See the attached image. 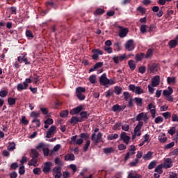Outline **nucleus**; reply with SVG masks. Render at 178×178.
Masks as SVG:
<instances>
[{"label":"nucleus","mask_w":178,"mask_h":178,"mask_svg":"<svg viewBox=\"0 0 178 178\" xmlns=\"http://www.w3.org/2000/svg\"><path fill=\"white\" fill-rule=\"evenodd\" d=\"M99 83L101 86H108V84L112 86V84H115V82L112 79H108V77H106V74L104 73L100 76Z\"/></svg>","instance_id":"obj_1"},{"label":"nucleus","mask_w":178,"mask_h":178,"mask_svg":"<svg viewBox=\"0 0 178 178\" xmlns=\"http://www.w3.org/2000/svg\"><path fill=\"white\" fill-rule=\"evenodd\" d=\"M144 126V122H139L136 127L134 128V134L132 135V140H136V137H140L141 136V129Z\"/></svg>","instance_id":"obj_2"},{"label":"nucleus","mask_w":178,"mask_h":178,"mask_svg":"<svg viewBox=\"0 0 178 178\" xmlns=\"http://www.w3.org/2000/svg\"><path fill=\"white\" fill-rule=\"evenodd\" d=\"M31 78L26 79L24 83H19L17 86V91H23V90H27L29 84L32 83Z\"/></svg>","instance_id":"obj_3"},{"label":"nucleus","mask_w":178,"mask_h":178,"mask_svg":"<svg viewBox=\"0 0 178 178\" xmlns=\"http://www.w3.org/2000/svg\"><path fill=\"white\" fill-rule=\"evenodd\" d=\"M129 90L135 92L137 95H140V94H144V90L140 86H136V85L130 84L129 86Z\"/></svg>","instance_id":"obj_4"},{"label":"nucleus","mask_w":178,"mask_h":178,"mask_svg":"<svg viewBox=\"0 0 178 178\" xmlns=\"http://www.w3.org/2000/svg\"><path fill=\"white\" fill-rule=\"evenodd\" d=\"M147 111H149V113L152 119H155V116L156 115V106L154 103H150L148 104L147 107Z\"/></svg>","instance_id":"obj_5"},{"label":"nucleus","mask_w":178,"mask_h":178,"mask_svg":"<svg viewBox=\"0 0 178 178\" xmlns=\"http://www.w3.org/2000/svg\"><path fill=\"white\" fill-rule=\"evenodd\" d=\"M148 113H140L136 116V121L137 122H141L143 120L145 123L148 122Z\"/></svg>","instance_id":"obj_6"},{"label":"nucleus","mask_w":178,"mask_h":178,"mask_svg":"<svg viewBox=\"0 0 178 178\" xmlns=\"http://www.w3.org/2000/svg\"><path fill=\"white\" fill-rule=\"evenodd\" d=\"M124 47L127 51H134V48H136V45L134 44V40L133 39L127 40L124 44Z\"/></svg>","instance_id":"obj_7"},{"label":"nucleus","mask_w":178,"mask_h":178,"mask_svg":"<svg viewBox=\"0 0 178 178\" xmlns=\"http://www.w3.org/2000/svg\"><path fill=\"white\" fill-rule=\"evenodd\" d=\"M127 59H129V57L126 54H122L119 56H114L113 57V60L116 64L119 63L120 62H123V60H127Z\"/></svg>","instance_id":"obj_8"},{"label":"nucleus","mask_w":178,"mask_h":178,"mask_svg":"<svg viewBox=\"0 0 178 178\" xmlns=\"http://www.w3.org/2000/svg\"><path fill=\"white\" fill-rule=\"evenodd\" d=\"M161 165H163L164 169H170V168H172L173 166V161H172V159L167 158L164 159V163Z\"/></svg>","instance_id":"obj_9"},{"label":"nucleus","mask_w":178,"mask_h":178,"mask_svg":"<svg viewBox=\"0 0 178 178\" xmlns=\"http://www.w3.org/2000/svg\"><path fill=\"white\" fill-rule=\"evenodd\" d=\"M131 137L127 136L126 132H122L120 136V140L124 141V144L129 145V143H130Z\"/></svg>","instance_id":"obj_10"},{"label":"nucleus","mask_w":178,"mask_h":178,"mask_svg":"<svg viewBox=\"0 0 178 178\" xmlns=\"http://www.w3.org/2000/svg\"><path fill=\"white\" fill-rule=\"evenodd\" d=\"M56 133V127L52 125L46 133V138H51Z\"/></svg>","instance_id":"obj_11"},{"label":"nucleus","mask_w":178,"mask_h":178,"mask_svg":"<svg viewBox=\"0 0 178 178\" xmlns=\"http://www.w3.org/2000/svg\"><path fill=\"white\" fill-rule=\"evenodd\" d=\"M119 30V36L120 38H124L126 35H127V33H129V29L123 28V26H118Z\"/></svg>","instance_id":"obj_12"},{"label":"nucleus","mask_w":178,"mask_h":178,"mask_svg":"<svg viewBox=\"0 0 178 178\" xmlns=\"http://www.w3.org/2000/svg\"><path fill=\"white\" fill-rule=\"evenodd\" d=\"M101 138H102V133L101 132H99L97 135L95 134H92L91 140L92 141H95V144H98V143H100Z\"/></svg>","instance_id":"obj_13"},{"label":"nucleus","mask_w":178,"mask_h":178,"mask_svg":"<svg viewBox=\"0 0 178 178\" xmlns=\"http://www.w3.org/2000/svg\"><path fill=\"white\" fill-rule=\"evenodd\" d=\"M26 55L27 54L24 53L21 54V56H18L17 60L18 62H19V63H22V62H24L25 65H30V62H29V60H27V57H26Z\"/></svg>","instance_id":"obj_14"},{"label":"nucleus","mask_w":178,"mask_h":178,"mask_svg":"<svg viewBox=\"0 0 178 178\" xmlns=\"http://www.w3.org/2000/svg\"><path fill=\"white\" fill-rule=\"evenodd\" d=\"M83 141L84 140L81 138L77 139V135H76V136H74L71 138V142L70 143H74L77 145H81V144H83Z\"/></svg>","instance_id":"obj_15"},{"label":"nucleus","mask_w":178,"mask_h":178,"mask_svg":"<svg viewBox=\"0 0 178 178\" xmlns=\"http://www.w3.org/2000/svg\"><path fill=\"white\" fill-rule=\"evenodd\" d=\"M159 83H161V78L159 76L156 75L152 79V87H157V86H159Z\"/></svg>","instance_id":"obj_16"},{"label":"nucleus","mask_w":178,"mask_h":178,"mask_svg":"<svg viewBox=\"0 0 178 178\" xmlns=\"http://www.w3.org/2000/svg\"><path fill=\"white\" fill-rule=\"evenodd\" d=\"M125 108H126V106H120L119 104H115V105L113 106L112 111L113 112H120L122 111H124Z\"/></svg>","instance_id":"obj_17"},{"label":"nucleus","mask_w":178,"mask_h":178,"mask_svg":"<svg viewBox=\"0 0 178 178\" xmlns=\"http://www.w3.org/2000/svg\"><path fill=\"white\" fill-rule=\"evenodd\" d=\"M51 166H52L51 162H47L44 163V167L43 168L44 173H49L51 172Z\"/></svg>","instance_id":"obj_18"},{"label":"nucleus","mask_w":178,"mask_h":178,"mask_svg":"<svg viewBox=\"0 0 178 178\" xmlns=\"http://www.w3.org/2000/svg\"><path fill=\"white\" fill-rule=\"evenodd\" d=\"M81 111H83V106H77L76 108H74L73 109H72L70 112V113L71 115H76L77 113H80V112H81Z\"/></svg>","instance_id":"obj_19"},{"label":"nucleus","mask_w":178,"mask_h":178,"mask_svg":"<svg viewBox=\"0 0 178 178\" xmlns=\"http://www.w3.org/2000/svg\"><path fill=\"white\" fill-rule=\"evenodd\" d=\"M83 122V120L77 116H74L71 118L70 124H76V123Z\"/></svg>","instance_id":"obj_20"},{"label":"nucleus","mask_w":178,"mask_h":178,"mask_svg":"<svg viewBox=\"0 0 178 178\" xmlns=\"http://www.w3.org/2000/svg\"><path fill=\"white\" fill-rule=\"evenodd\" d=\"M172 94H173V89L170 86L168 88V90H164L163 92V95H164V97H169L170 95H172Z\"/></svg>","instance_id":"obj_21"},{"label":"nucleus","mask_w":178,"mask_h":178,"mask_svg":"<svg viewBox=\"0 0 178 178\" xmlns=\"http://www.w3.org/2000/svg\"><path fill=\"white\" fill-rule=\"evenodd\" d=\"M38 159L35 157H32V159L29 161L28 165L29 166H34L35 168H37L38 166Z\"/></svg>","instance_id":"obj_22"},{"label":"nucleus","mask_w":178,"mask_h":178,"mask_svg":"<svg viewBox=\"0 0 178 178\" xmlns=\"http://www.w3.org/2000/svg\"><path fill=\"white\" fill-rule=\"evenodd\" d=\"M44 129H48L49 125L54 124V120L52 118H47L46 120L44 121Z\"/></svg>","instance_id":"obj_23"},{"label":"nucleus","mask_w":178,"mask_h":178,"mask_svg":"<svg viewBox=\"0 0 178 178\" xmlns=\"http://www.w3.org/2000/svg\"><path fill=\"white\" fill-rule=\"evenodd\" d=\"M152 155H154V152L149 151L146 154L143 156V159L145 161H149V159H152Z\"/></svg>","instance_id":"obj_24"},{"label":"nucleus","mask_w":178,"mask_h":178,"mask_svg":"<svg viewBox=\"0 0 178 178\" xmlns=\"http://www.w3.org/2000/svg\"><path fill=\"white\" fill-rule=\"evenodd\" d=\"M162 169H163V165L160 164L155 168L154 172H156V173H159V175H162V173H163V170H162Z\"/></svg>","instance_id":"obj_25"},{"label":"nucleus","mask_w":178,"mask_h":178,"mask_svg":"<svg viewBox=\"0 0 178 178\" xmlns=\"http://www.w3.org/2000/svg\"><path fill=\"white\" fill-rule=\"evenodd\" d=\"M158 138L160 143H166L168 140V138H166L165 134H160Z\"/></svg>","instance_id":"obj_26"},{"label":"nucleus","mask_w":178,"mask_h":178,"mask_svg":"<svg viewBox=\"0 0 178 178\" xmlns=\"http://www.w3.org/2000/svg\"><path fill=\"white\" fill-rule=\"evenodd\" d=\"M158 65L156 64H153L149 67V70L151 73H156L158 72Z\"/></svg>","instance_id":"obj_27"},{"label":"nucleus","mask_w":178,"mask_h":178,"mask_svg":"<svg viewBox=\"0 0 178 178\" xmlns=\"http://www.w3.org/2000/svg\"><path fill=\"white\" fill-rule=\"evenodd\" d=\"M168 45L170 48H175V47H177V42L176 41V39L170 40Z\"/></svg>","instance_id":"obj_28"},{"label":"nucleus","mask_w":178,"mask_h":178,"mask_svg":"<svg viewBox=\"0 0 178 178\" xmlns=\"http://www.w3.org/2000/svg\"><path fill=\"white\" fill-rule=\"evenodd\" d=\"M104 154H113L115 152V148L114 147H106L104 149Z\"/></svg>","instance_id":"obj_29"},{"label":"nucleus","mask_w":178,"mask_h":178,"mask_svg":"<svg viewBox=\"0 0 178 178\" xmlns=\"http://www.w3.org/2000/svg\"><path fill=\"white\" fill-rule=\"evenodd\" d=\"M65 161H74V154H67L65 156Z\"/></svg>","instance_id":"obj_30"},{"label":"nucleus","mask_w":178,"mask_h":178,"mask_svg":"<svg viewBox=\"0 0 178 178\" xmlns=\"http://www.w3.org/2000/svg\"><path fill=\"white\" fill-rule=\"evenodd\" d=\"M134 101H135L137 106H143V99L140 97H135L134 99Z\"/></svg>","instance_id":"obj_31"},{"label":"nucleus","mask_w":178,"mask_h":178,"mask_svg":"<svg viewBox=\"0 0 178 178\" xmlns=\"http://www.w3.org/2000/svg\"><path fill=\"white\" fill-rule=\"evenodd\" d=\"M81 115V119L83 120V119H88V116H90V113L87 111H82L80 113Z\"/></svg>","instance_id":"obj_32"},{"label":"nucleus","mask_w":178,"mask_h":178,"mask_svg":"<svg viewBox=\"0 0 178 178\" xmlns=\"http://www.w3.org/2000/svg\"><path fill=\"white\" fill-rule=\"evenodd\" d=\"M128 65L131 69V70H134L136 69V63L133 60H130L128 61Z\"/></svg>","instance_id":"obj_33"},{"label":"nucleus","mask_w":178,"mask_h":178,"mask_svg":"<svg viewBox=\"0 0 178 178\" xmlns=\"http://www.w3.org/2000/svg\"><path fill=\"white\" fill-rule=\"evenodd\" d=\"M153 54H154V49H149L147 51L146 55H145L146 59H148V58H151V56H152Z\"/></svg>","instance_id":"obj_34"},{"label":"nucleus","mask_w":178,"mask_h":178,"mask_svg":"<svg viewBox=\"0 0 178 178\" xmlns=\"http://www.w3.org/2000/svg\"><path fill=\"white\" fill-rule=\"evenodd\" d=\"M114 90L117 95H120V94H122V91H123V89L120 86H115Z\"/></svg>","instance_id":"obj_35"},{"label":"nucleus","mask_w":178,"mask_h":178,"mask_svg":"<svg viewBox=\"0 0 178 178\" xmlns=\"http://www.w3.org/2000/svg\"><path fill=\"white\" fill-rule=\"evenodd\" d=\"M119 138V135L118 134H111L107 136V140H116V138Z\"/></svg>","instance_id":"obj_36"},{"label":"nucleus","mask_w":178,"mask_h":178,"mask_svg":"<svg viewBox=\"0 0 178 178\" xmlns=\"http://www.w3.org/2000/svg\"><path fill=\"white\" fill-rule=\"evenodd\" d=\"M167 83L168 84H175L176 83V77H168Z\"/></svg>","instance_id":"obj_37"},{"label":"nucleus","mask_w":178,"mask_h":178,"mask_svg":"<svg viewBox=\"0 0 178 178\" xmlns=\"http://www.w3.org/2000/svg\"><path fill=\"white\" fill-rule=\"evenodd\" d=\"M89 81L92 83V84H95V83H97V76L95 75H91L89 77Z\"/></svg>","instance_id":"obj_38"},{"label":"nucleus","mask_w":178,"mask_h":178,"mask_svg":"<svg viewBox=\"0 0 178 178\" xmlns=\"http://www.w3.org/2000/svg\"><path fill=\"white\" fill-rule=\"evenodd\" d=\"M93 54L95 55H97L99 56V55H103L104 52H102V50L99 49H95L92 50Z\"/></svg>","instance_id":"obj_39"},{"label":"nucleus","mask_w":178,"mask_h":178,"mask_svg":"<svg viewBox=\"0 0 178 178\" xmlns=\"http://www.w3.org/2000/svg\"><path fill=\"white\" fill-rule=\"evenodd\" d=\"M15 149H16V144L14 142L10 143L9 145L8 146V151H13Z\"/></svg>","instance_id":"obj_40"},{"label":"nucleus","mask_w":178,"mask_h":178,"mask_svg":"<svg viewBox=\"0 0 178 178\" xmlns=\"http://www.w3.org/2000/svg\"><path fill=\"white\" fill-rule=\"evenodd\" d=\"M76 97L80 101H84V99H86V95H83V93L76 92Z\"/></svg>","instance_id":"obj_41"},{"label":"nucleus","mask_w":178,"mask_h":178,"mask_svg":"<svg viewBox=\"0 0 178 178\" xmlns=\"http://www.w3.org/2000/svg\"><path fill=\"white\" fill-rule=\"evenodd\" d=\"M40 154H38V152L35 150V149H31V156L32 158H38V156Z\"/></svg>","instance_id":"obj_42"},{"label":"nucleus","mask_w":178,"mask_h":178,"mask_svg":"<svg viewBox=\"0 0 178 178\" xmlns=\"http://www.w3.org/2000/svg\"><path fill=\"white\" fill-rule=\"evenodd\" d=\"M144 53H140V54H136L135 59L136 60L140 61L143 60V58H144Z\"/></svg>","instance_id":"obj_43"},{"label":"nucleus","mask_w":178,"mask_h":178,"mask_svg":"<svg viewBox=\"0 0 178 178\" xmlns=\"http://www.w3.org/2000/svg\"><path fill=\"white\" fill-rule=\"evenodd\" d=\"M53 173L58 174V173H62V167H55L53 169Z\"/></svg>","instance_id":"obj_44"},{"label":"nucleus","mask_w":178,"mask_h":178,"mask_svg":"<svg viewBox=\"0 0 178 178\" xmlns=\"http://www.w3.org/2000/svg\"><path fill=\"white\" fill-rule=\"evenodd\" d=\"M8 103L10 105H15V104H16V99L13 98V97H9L8 99Z\"/></svg>","instance_id":"obj_45"},{"label":"nucleus","mask_w":178,"mask_h":178,"mask_svg":"<svg viewBox=\"0 0 178 178\" xmlns=\"http://www.w3.org/2000/svg\"><path fill=\"white\" fill-rule=\"evenodd\" d=\"M68 115H69V111H67V110L63 111L61 113H60V118H67Z\"/></svg>","instance_id":"obj_46"},{"label":"nucleus","mask_w":178,"mask_h":178,"mask_svg":"<svg viewBox=\"0 0 178 178\" xmlns=\"http://www.w3.org/2000/svg\"><path fill=\"white\" fill-rule=\"evenodd\" d=\"M156 166V161H152L148 165V169H154Z\"/></svg>","instance_id":"obj_47"},{"label":"nucleus","mask_w":178,"mask_h":178,"mask_svg":"<svg viewBox=\"0 0 178 178\" xmlns=\"http://www.w3.org/2000/svg\"><path fill=\"white\" fill-rule=\"evenodd\" d=\"M42 151L44 156H48V155H49V149H48V146L46 145V147H44Z\"/></svg>","instance_id":"obj_48"},{"label":"nucleus","mask_w":178,"mask_h":178,"mask_svg":"<svg viewBox=\"0 0 178 178\" xmlns=\"http://www.w3.org/2000/svg\"><path fill=\"white\" fill-rule=\"evenodd\" d=\"M26 35L28 37V38H34V35H33V32L30 30H27L26 31Z\"/></svg>","instance_id":"obj_49"},{"label":"nucleus","mask_w":178,"mask_h":178,"mask_svg":"<svg viewBox=\"0 0 178 178\" xmlns=\"http://www.w3.org/2000/svg\"><path fill=\"white\" fill-rule=\"evenodd\" d=\"M90 144H91V141L90 140H87L86 143L85 144L84 147H83V151L86 152L87 151H88V147H90Z\"/></svg>","instance_id":"obj_50"},{"label":"nucleus","mask_w":178,"mask_h":178,"mask_svg":"<svg viewBox=\"0 0 178 178\" xmlns=\"http://www.w3.org/2000/svg\"><path fill=\"white\" fill-rule=\"evenodd\" d=\"M129 177L130 178H143V177L140 174H131L129 175Z\"/></svg>","instance_id":"obj_51"},{"label":"nucleus","mask_w":178,"mask_h":178,"mask_svg":"<svg viewBox=\"0 0 178 178\" xmlns=\"http://www.w3.org/2000/svg\"><path fill=\"white\" fill-rule=\"evenodd\" d=\"M104 13H105V10H104L102 8H97L95 10V14L96 15H104Z\"/></svg>","instance_id":"obj_52"},{"label":"nucleus","mask_w":178,"mask_h":178,"mask_svg":"<svg viewBox=\"0 0 178 178\" xmlns=\"http://www.w3.org/2000/svg\"><path fill=\"white\" fill-rule=\"evenodd\" d=\"M162 122H163V118L162 117L158 116L155 118L154 123H162Z\"/></svg>","instance_id":"obj_53"},{"label":"nucleus","mask_w":178,"mask_h":178,"mask_svg":"<svg viewBox=\"0 0 178 178\" xmlns=\"http://www.w3.org/2000/svg\"><path fill=\"white\" fill-rule=\"evenodd\" d=\"M8 95V90H1L0 91V97H1V98H5L6 96Z\"/></svg>","instance_id":"obj_54"},{"label":"nucleus","mask_w":178,"mask_h":178,"mask_svg":"<svg viewBox=\"0 0 178 178\" xmlns=\"http://www.w3.org/2000/svg\"><path fill=\"white\" fill-rule=\"evenodd\" d=\"M123 95L124 97L125 101H129V99L131 97V95L129 92H124Z\"/></svg>","instance_id":"obj_55"},{"label":"nucleus","mask_w":178,"mask_h":178,"mask_svg":"<svg viewBox=\"0 0 178 178\" xmlns=\"http://www.w3.org/2000/svg\"><path fill=\"white\" fill-rule=\"evenodd\" d=\"M147 25H141L140 26V32L144 34V33H147Z\"/></svg>","instance_id":"obj_56"},{"label":"nucleus","mask_w":178,"mask_h":178,"mask_svg":"<svg viewBox=\"0 0 178 178\" xmlns=\"http://www.w3.org/2000/svg\"><path fill=\"white\" fill-rule=\"evenodd\" d=\"M33 172L34 175H41V168H35L33 169Z\"/></svg>","instance_id":"obj_57"},{"label":"nucleus","mask_w":178,"mask_h":178,"mask_svg":"<svg viewBox=\"0 0 178 178\" xmlns=\"http://www.w3.org/2000/svg\"><path fill=\"white\" fill-rule=\"evenodd\" d=\"M79 136L81 137V138H83V140H87L88 138V137H90V136L88 134L86 133H82L79 135Z\"/></svg>","instance_id":"obj_58"},{"label":"nucleus","mask_w":178,"mask_h":178,"mask_svg":"<svg viewBox=\"0 0 178 178\" xmlns=\"http://www.w3.org/2000/svg\"><path fill=\"white\" fill-rule=\"evenodd\" d=\"M19 173L20 175H24L26 173V170H24V165H21L19 169Z\"/></svg>","instance_id":"obj_59"},{"label":"nucleus","mask_w":178,"mask_h":178,"mask_svg":"<svg viewBox=\"0 0 178 178\" xmlns=\"http://www.w3.org/2000/svg\"><path fill=\"white\" fill-rule=\"evenodd\" d=\"M86 92V88L83 87H78L76 88V92H79L81 94H83V92Z\"/></svg>","instance_id":"obj_60"},{"label":"nucleus","mask_w":178,"mask_h":178,"mask_svg":"<svg viewBox=\"0 0 178 178\" xmlns=\"http://www.w3.org/2000/svg\"><path fill=\"white\" fill-rule=\"evenodd\" d=\"M47 146V145H45V143H40L37 147L36 149H43L44 148H45V147Z\"/></svg>","instance_id":"obj_61"},{"label":"nucleus","mask_w":178,"mask_h":178,"mask_svg":"<svg viewBox=\"0 0 178 178\" xmlns=\"http://www.w3.org/2000/svg\"><path fill=\"white\" fill-rule=\"evenodd\" d=\"M162 115L165 119H169V118H170L171 116V114L170 112H165V113H163Z\"/></svg>","instance_id":"obj_62"},{"label":"nucleus","mask_w":178,"mask_h":178,"mask_svg":"<svg viewBox=\"0 0 178 178\" xmlns=\"http://www.w3.org/2000/svg\"><path fill=\"white\" fill-rule=\"evenodd\" d=\"M170 155H173L175 156H178V147L176 149H174L171 153H170Z\"/></svg>","instance_id":"obj_63"},{"label":"nucleus","mask_w":178,"mask_h":178,"mask_svg":"<svg viewBox=\"0 0 178 178\" xmlns=\"http://www.w3.org/2000/svg\"><path fill=\"white\" fill-rule=\"evenodd\" d=\"M172 121L178 122V115L177 114H173L172 115Z\"/></svg>","instance_id":"obj_64"}]
</instances>
